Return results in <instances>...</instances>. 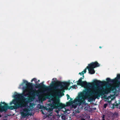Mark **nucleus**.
<instances>
[{
	"mask_svg": "<svg viewBox=\"0 0 120 120\" xmlns=\"http://www.w3.org/2000/svg\"><path fill=\"white\" fill-rule=\"evenodd\" d=\"M23 83H25L26 84L27 83H28V82L26 80H24L23 81Z\"/></svg>",
	"mask_w": 120,
	"mask_h": 120,
	"instance_id": "nucleus-23",
	"label": "nucleus"
},
{
	"mask_svg": "<svg viewBox=\"0 0 120 120\" xmlns=\"http://www.w3.org/2000/svg\"><path fill=\"white\" fill-rule=\"evenodd\" d=\"M46 99H45H45H44V100H45Z\"/></svg>",
	"mask_w": 120,
	"mask_h": 120,
	"instance_id": "nucleus-39",
	"label": "nucleus"
},
{
	"mask_svg": "<svg viewBox=\"0 0 120 120\" xmlns=\"http://www.w3.org/2000/svg\"><path fill=\"white\" fill-rule=\"evenodd\" d=\"M81 72H79V74H80V75H82V74H81Z\"/></svg>",
	"mask_w": 120,
	"mask_h": 120,
	"instance_id": "nucleus-31",
	"label": "nucleus"
},
{
	"mask_svg": "<svg viewBox=\"0 0 120 120\" xmlns=\"http://www.w3.org/2000/svg\"><path fill=\"white\" fill-rule=\"evenodd\" d=\"M106 80L107 83H108L109 82H115V80L114 79H112L109 78H107Z\"/></svg>",
	"mask_w": 120,
	"mask_h": 120,
	"instance_id": "nucleus-15",
	"label": "nucleus"
},
{
	"mask_svg": "<svg viewBox=\"0 0 120 120\" xmlns=\"http://www.w3.org/2000/svg\"><path fill=\"white\" fill-rule=\"evenodd\" d=\"M26 88L30 89V91L28 92L29 94H31L33 96L38 95L39 94V92L35 89L34 90L32 88L33 85L32 83L28 82L26 84Z\"/></svg>",
	"mask_w": 120,
	"mask_h": 120,
	"instance_id": "nucleus-7",
	"label": "nucleus"
},
{
	"mask_svg": "<svg viewBox=\"0 0 120 120\" xmlns=\"http://www.w3.org/2000/svg\"><path fill=\"white\" fill-rule=\"evenodd\" d=\"M52 84L50 86H47L44 84V82L39 84H36L35 85V88H41L47 91H50L52 90L55 89L57 88V87L54 86L55 82L52 81Z\"/></svg>",
	"mask_w": 120,
	"mask_h": 120,
	"instance_id": "nucleus-5",
	"label": "nucleus"
},
{
	"mask_svg": "<svg viewBox=\"0 0 120 120\" xmlns=\"http://www.w3.org/2000/svg\"><path fill=\"white\" fill-rule=\"evenodd\" d=\"M102 120H105V119H104H104H103Z\"/></svg>",
	"mask_w": 120,
	"mask_h": 120,
	"instance_id": "nucleus-35",
	"label": "nucleus"
},
{
	"mask_svg": "<svg viewBox=\"0 0 120 120\" xmlns=\"http://www.w3.org/2000/svg\"><path fill=\"white\" fill-rule=\"evenodd\" d=\"M89 65L94 68L96 67L99 66L100 65L99 64L97 61H95L94 62H92L89 64Z\"/></svg>",
	"mask_w": 120,
	"mask_h": 120,
	"instance_id": "nucleus-11",
	"label": "nucleus"
},
{
	"mask_svg": "<svg viewBox=\"0 0 120 120\" xmlns=\"http://www.w3.org/2000/svg\"><path fill=\"white\" fill-rule=\"evenodd\" d=\"M49 81H48V82H49Z\"/></svg>",
	"mask_w": 120,
	"mask_h": 120,
	"instance_id": "nucleus-38",
	"label": "nucleus"
},
{
	"mask_svg": "<svg viewBox=\"0 0 120 120\" xmlns=\"http://www.w3.org/2000/svg\"><path fill=\"white\" fill-rule=\"evenodd\" d=\"M17 97L22 98L23 97L22 94H18L16 92L14 96L15 99H13L9 104L10 105L14 104V105L9 106L8 104L5 102H1L0 104V112H6L8 109L11 110L17 109L26 106V104L23 100H22V102L20 103L18 100L19 98Z\"/></svg>",
	"mask_w": 120,
	"mask_h": 120,
	"instance_id": "nucleus-1",
	"label": "nucleus"
},
{
	"mask_svg": "<svg viewBox=\"0 0 120 120\" xmlns=\"http://www.w3.org/2000/svg\"><path fill=\"white\" fill-rule=\"evenodd\" d=\"M104 116H105L104 115H103L102 117V118L103 119H104Z\"/></svg>",
	"mask_w": 120,
	"mask_h": 120,
	"instance_id": "nucleus-30",
	"label": "nucleus"
},
{
	"mask_svg": "<svg viewBox=\"0 0 120 120\" xmlns=\"http://www.w3.org/2000/svg\"><path fill=\"white\" fill-rule=\"evenodd\" d=\"M70 100L71 101H72V100H73V98H70Z\"/></svg>",
	"mask_w": 120,
	"mask_h": 120,
	"instance_id": "nucleus-29",
	"label": "nucleus"
},
{
	"mask_svg": "<svg viewBox=\"0 0 120 120\" xmlns=\"http://www.w3.org/2000/svg\"><path fill=\"white\" fill-rule=\"evenodd\" d=\"M37 80L35 78H33V79H32L31 80V82H32L33 81H35V82H36V81Z\"/></svg>",
	"mask_w": 120,
	"mask_h": 120,
	"instance_id": "nucleus-20",
	"label": "nucleus"
},
{
	"mask_svg": "<svg viewBox=\"0 0 120 120\" xmlns=\"http://www.w3.org/2000/svg\"><path fill=\"white\" fill-rule=\"evenodd\" d=\"M39 81H40V80H38V82H39Z\"/></svg>",
	"mask_w": 120,
	"mask_h": 120,
	"instance_id": "nucleus-36",
	"label": "nucleus"
},
{
	"mask_svg": "<svg viewBox=\"0 0 120 120\" xmlns=\"http://www.w3.org/2000/svg\"><path fill=\"white\" fill-rule=\"evenodd\" d=\"M66 106V105L60 102L59 105V108L60 109H62L63 108H64Z\"/></svg>",
	"mask_w": 120,
	"mask_h": 120,
	"instance_id": "nucleus-14",
	"label": "nucleus"
},
{
	"mask_svg": "<svg viewBox=\"0 0 120 120\" xmlns=\"http://www.w3.org/2000/svg\"><path fill=\"white\" fill-rule=\"evenodd\" d=\"M62 120H66V118L65 115H62L61 116Z\"/></svg>",
	"mask_w": 120,
	"mask_h": 120,
	"instance_id": "nucleus-17",
	"label": "nucleus"
},
{
	"mask_svg": "<svg viewBox=\"0 0 120 120\" xmlns=\"http://www.w3.org/2000/svg\"><path fill=\"white\" fill-rule=\"evenodd\" d=\"M66 96L67 97V100H68L70 98V96L68 94L66 95Z\"/></svg>",
	"mask_w": 120,
	"mask_h": 120,
	"instance_id": "nucleus-22",
	"label": "nucleus"
},
{
	"mask_svg": "<svg viewBox=\"0 0 120 120\" xmlns=\"http://www.w3.org/2000/svg\"><path fill=\"white\" fill-rule=\"evenodd\" d=\"M87 68L88 69L89 73L91 74H93L95 73V71L93 68H92L90 65L87 67Z\"/></svg>",
	"mask_w": 120,
	"mask_h": 120,
	"instance_id": "nucleus-12",
	"label": "nucleus"
},
{
	"mask_svg": "<svg viewBox=\"0 0 120 120\" xmlns=\"http://www.w3.org/2000/svg\"><path fill=\"white\" fill-rule=\"evenodd\" d=\"M82 79L81 78H80L79 80L77 81V85H80L82 86H85V87L89 86L91 85V83H87L85 81H82Z\"/></svg>",
	"mask_w": 120,
	"mask_h": 120,
	"instance_id": "nucleus-8",
	"label": "nucleus"
},
{
	"mask_svg": "<svg viewBox=\"0 0 120 120\" xmlns=\"http://www.w3.org/2000/svg\"><path fill=\"white\" fill-rule=\"evenodd\" d=\"M84 76L83 75L82 76V77H80V78H81L82 79H84Z\"/></svg>",
	"mask_w": 120,
	"mask_h": 120,
	"instance_id": "nucleus-25",
	"label": "nucleus"
},
{
	"mask_svg": "<svg viewBox=\"0 0 120 120\" xmlns=\"http://www.w3.org/2000/svg\"><path fill=\"white\" fill-rule=\"evenodd\" d=\"M77 99H75L73 101H71L69 100L68 102H66V106H70L73 103H75L77 102Z\"/></svg>",
	"mask_w": 120,
	"mask_h": 120,
	"instance_id": "nucleus-13",
	"label": "nucleus"
},
{
	"mask_svg": "<svg viewBox=\"0 0 120 120\" xmlns=\"http://www.w3.org/2000/svg\"><path fill=\"white\" fill-rule=\"evenodd\" d=\"M115 89V87L114 86H112L109 88H105L102 87L101 88L96 87H95L96 90V92L94 93V92L91 91V93L92 94L94 95L95 98H98V97H100L101 96L108 94L110 91H113Z\"/></svg>",
	"mask_w": 120,
	"mask_h": 120,
	"instance_id": "nucleus-4",
	"label": "nucleus"
},
{
	"mask_svg": "<svg viewBox=\"0 0 120 120\" xmlns=\"http://www.w3.org/2000/svg\"><path fill=\"white\" fill-rule=\"evenodd\" d=\"M46 98H47L48 99H49V97H51L50 95L49 94H47L45 96Z\"/></svg>",
	"mask_w": 120,
	"mask_h": 120,
	"instance_id": "nucleus-19",
	"label": "nucleus"
},
{
	"mask_svg": "<svg viewBox=\"0 0 120 120\" xmlns=\"http://www.w3.org/2000/svg\"><path fill=\"white\" fill-rule=\"evenodd\" d=\"M81 120H86L84 118H82L81 119Z\"/></svg>",
	"mask_w": 120,
	"mask_h": 120,
	"instance_id": "nucleus-28",
	"label": "nucleus"
},
{
	"mask_svg": "<svg viewBox=\"0 0 120 120\" xmlns=\"http://www.w3.org/2000/svg\"><path fill=\"white\" fill-rule=\"evenodd\" d=\"M81 73H82L81 74H82L83 75L84 74V73L83 71H82L81 72Z\"/></svg>",
	"mask_w": 120,
	"mask_h": 120,
	"instance_id": "nucleus-27",
	"label": "nucleus"
},
{
	"mask_svg": "<svg viewBox=\"0 0 120 120\" xmlns=\"http://www.w3.org/2000/svg\"><path fill=\"white\" fill-rule=\"evenodd\" d=\"M29 110L27 108H25L23 109V111L24 112H26V113H25L24 112H22L21 113V115L22 117L23 118H25L26 116H28L29 115Z\"/></svg>",
	"mask_w": 120,
	"mask_h": 120,
	"instance_id": "nucleus-10",
	"label": "nucleus"
},
{
	"mask_svg": "<svg viewBox=\"0 0 120 120\" xmlns=\"http://www.w3.org/2000/svg\"><path fill=\"white\" fill-rule=\"evenodd\" d=\"M117 76L120 79V74L118 75Z\"/></svg>",
	"mask_w": 120,
	"mask_h": 120,
	"instance_id": "nucleus-26",
	"label": "nucleus"
},
{
	"mask_svg": "<svg viewBox=\"0 0 120 120\" xmlns=\"http://www.w3.org/2000/svg\"><path fill=\"white\" fill-rule=\"evenodd\" d=\"M120 85V81H119L116 84V87H119Z\"/></svg>",
	"mask_w": 120,
	"mask_h": 120,
	"instance_id": "nucleus-18",
	"label": "nucleus"
},
{
	"mask_svg": "<svg viewBox=\"0 0 120 120\" xmlns=\"http://www.w3.org/2000/svg\"><path fill=\"white\" fill-rule=\"evenodd\" d=\"M87 68H86L83 71V72H84V73H85L86 72V69H87Z\"/></svg>",
	"mask_w": 120,
	"mask_h": 120,
	"instance_id": "nucleus-24",
	"label": "nucleus"
},
{
	"mask_svg": "<svg viewBox=\"0 0 120 120\" xmlns=\"http://www.w3.org/2000/svg\"><path fill=\"white\" fill-rule=\"evenodd\" d=\"M99 47L100 48H101V46H100Z\"/></svg>",
	"mask_w": 120,
	"mask_h": 120,
	"instance_id": "nucleus-34",
	"label": "nucleus"
},
{
	"mask_svg": "<svg viewBox=\"0 0 120 120\" xmlns=\"http://www.w3.org/2000/svg\"><path fill=\"white\" fill-rule=\"evenodd\" d=\"M70 84V83L68 82H61L60 81H58L56 83V85L58 86H60L61 88V90L62 92L64 91V88L65 86L66 88L67 89H68V87L69 86ZM59 93H61L63 95H64V94L63 93H61L59 92Z\"/></svg>",
	"mask_w": 120,
	"mask_h": 120,
	"instance_id": "nucleus-6",
	"label": "nucleus"
},
{
	"mask_svg": "<svg viewBox=\"0 0 120 120\" xmlns=\"http://www.w3.org/2000/svg\"><path fill=\"white\" fill-rule=\"evenodd\" d=\"M60 99L59 98L56 99L53 101L52 103L48 104L47 108L46 106H41L40 109H42L40 111L43 115H45L46 117H49V116L52 115V112L53 108H59L60 103Z\"/></svg>",
	"mask_w": 120,
	"mask_h": 120,
	"instance_id": "nucleus-2",
	"label": "nucleus"
},
{
	"mask_svg": "<svg viewBox=\"0 0 120 120\" xmlns=\"http://www.w3.org/2000/svg\"><path fill=\"white\" fill-rule=\"evenodd\" d=\"M92 94L91 91L89 89H87L82 93H81L75 98L76 99L77 102H78V103H76L74 104H72L71 105L72 108L75 109L77 105L80 106L82 104H84L86 102L85 100L86 99V96L88 98L89 100L90 101L93 100V98L90 97V96Z\"/></svg>",
	"mask_w": 120,
	"mask_h": 120,
	"instance_id": "nucleus-3",
	"label": "nucleus"
},
{
	"mask_svg": "<svg viewBox=\"0 0 120 120\" xmlns=\"http://www.w3.org/2000/svg\"><path fill=\"white\" fill-rule=\"evenodd\" d=\"M2 117V116L0 114V117Z\"/></svg>",
	"mask_w": 120,
	"mask_h": 120,
	"instance_id": "nucleus-33",
	"label": "nucleus"
},
{
	"mask_svg": "<svg viewBox=\"0 0 120 120\" xmlns=\"http://www.w3.org/2000/svg\"><path fill=\"white\" fill-rule=\"evenodd\" d=\"M107 105L108 104L107 103L104 104V108H106Z\"/></svg>",
	"mask_w": 120,
	"mask_h": 120,
	"instance_id": "nucleus-21",
	"label": "nucleus"
},
{
	"mask_svg": "<svg viewBox=\"0 0 120 120\" xmlns=\"http://www.w3.org/2000/svg\"><path fill=\"white\" fill-rule=\"evenodd\" d=\"M96 109V108H93V109L94 110H95Z\"/></svg>",
	"mask_w": 120,
	"mask_h": 120,
	"instance_id": "nucleus-32",
	"label": "nucleus"
},
{
	"mask_svg": "<svg viewBox=\"0 0 120 120\" xmlns=\"http://www.w3.org/2000/svg\"><path fill=\"white\" fill-rule=\"evenodd\" d=\"M106 83V82L105 81H101L100 80H95L94 81L93 84L96 86H98L100 85H105Z\"/></svg>",
	"mask_w": 120,
	"mask_h": 120,
	"instance_id": "nucleus-9",
	"label": "nucleus"
},
{
	"mask_svg": "<svg viewBox=\"0 0 120 120\" xmlns=\"http://www.w3.org/2000/svg\"><path fill=\"white\" fill-rule=\"evenodd\" d=\"M77 86V85H72V86H71L70 88L69 89V90L71 88H72L73 89H75V87H76Z\"/></svg>",
	"mask_w": 120,
	"mask_h": 120,
	"instance_id": "nucleus-16",
	"label": "nucleus"
},
{
	"mask_svg": "<svg viewBox=\"0 0 120 120\" xmlns=\"http://www.w3.org/2000/svg\"><path fill=\"white\" fill-rule=\"evenodd\" d=\"M119 108L120 109V106L119 107Z\"/></svg>",
	"mask_w": 120,
	"mask_h": 120,
	"instance_id": "nucleus-37",
	"label": "nucleus"
}]
</instances>
